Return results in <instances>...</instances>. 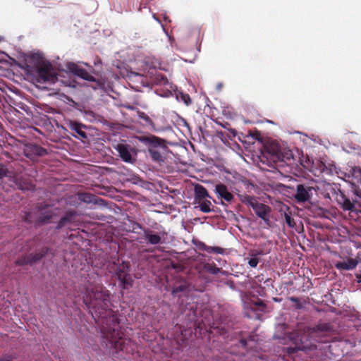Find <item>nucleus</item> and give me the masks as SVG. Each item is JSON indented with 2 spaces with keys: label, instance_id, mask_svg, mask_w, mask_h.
<instances>
[{
  "label": "nucleus",
  "instance_id": "nucleus-1",
  "mask_svg": "<svg viewBox=\"0 0 361 361\" xmlns=\"http://www.w3.org/2000/svg\"><path fill=\"white\" fill-rule=\"evenodd\" d=\"M83 302L94 319L101 325L103 336L117 351L129 352L131 341L123 338L118 329L119 322L111 309L110 292L103 286L86 289Z\"/></svg>",
  "mask_w": 361,
  "mask_h": 361
},
{
  "label": "nucleus",
  "instance_id": "nucleus-2",
  "mask_svg": "<svg viewBox=\"0 0 361 361\" xmlns=\"http://www.w3.org/2000/svg\"><path fill=\"white\" fill-rule=\"evenodd\" d=\"M37 216L34 217L30 212L25 213L23 221L27 224H34L36 226H42L52 222V219L57 215V208H53L46 203H39L36 206Z\"/></svg>",
  "mask_w": 361,
  "mask_h": 361
},
{
  "label": "nucleus",
  "instance_id": "nucleus-3",
  "mask_svg": "<svg viewBox=\"0 0 361 361\" xmlns=\"http://www.w3.org/2000/svg\"><path fill=\"white\" fill-rule=\"evenodd\" d=\"M137 140L147 147L148 152L153 161L158 164L164 161V158L160 150L154 151L152 148L160 147L161 149H166L167 146L166 145L165 140L154 135L138 136Z\"/></svg>",
  "mask_w": 361,
  "mask_h": 361
},
{
  "label": "nucleus",
  "instance_id": "nucleus-4",
  "mask_svg": "<svg viewBox=\"0 0 361 361\" xmlns=\"http://www.w3.org/2000/svg\"><path fill=\"white\" fill-rule=\"evenodd\" d=\"M68 68L70 70V71L74 75L80 77L83 80L92 82L93 85H92V87L93 89H100L104 86V82L102 80L96 79L89 72H87L85 69H84L79 65L74 63H71L68 64Z\"/></svg>",
  "mask_w": 361,
  "mask_h": 361
},
{
  "label": "nucleus",
  "instance_id": "nucleus-5",
  "mask_svg": "<svg viewBox=\"0 0 361 361\" xmlns=\"http://www.w3.org/2000/svg\"><path fill=\"white\" fill-rule=\"evenodd\" d=\"M333 331V326L329 323H319L309 329L310 334L316 337L321 343L329 342L331 340L329 336Z\"/></svg>",
  "mask_w": 361,
  "mask_h": 361
},
{
  "label": "nucleus",
  "instance_id": "nucleus-6",
  "mask_svg": "<svg viewBox=\"0 0 361 361\" xmlns=\"http://www.w3.org/2000/svg\"><path fill=\"white\" fill-rule=\"evenodd\" d=\"M37 81L39 82H54L55 75L53 74L51 65L49 62L41 60L36 65Z\"/></svg>",
  "mask_w": 361,
  "mask_h": 361
},
{
  "label": "nucleus",
  "instance_id": "nucleus-7",
  "mask_svg": "<svg viewBox=\"0 0 361 361\" xmlns=\"http://www.w3.org/2000/svg\"><path fill=\"white\" fill-rule=\"evenodd\" d=\"M336 200L338 204L344 210L354 212L356 210L357 203L355 202V195L350 197L344 191L338 190L336 192Z\"/></svg>",
  "mask_w": 361,
  "mask_h": 361
},
{
  "label": "nucleus",
  "instance_id": "nucleus-8",
  "mask_svg": "<svg viewBox=\"0 0 361 361\" xmlns=\"http://www.w3.org/2000/svg\"><path fill=\"white\" fill-rule=\"evenodd\" d=\"M49 248L46 247L42 248L38 252L24 255L16 259V264L18 266L32 264L42 259L49 252Z\"/></svg>",
  "mask_w": 361,
  "mask_h": 361
},
{
  "label": "nucleus",
  "instance_id": "nucleus-9",
  "mask_svg": "<svg viewBox=\"0 0 361 361\" xmlns=\"http://www.w3.org/2000/svg\"><path fill=\"white\" fill-rule=\"evenodd\" d=\"M314 188L305 184H298L296 187V193L294 195L298 202H305L311 199Z\"/></svg>",
  "mask_w": 361,
  "mask_h": 361
},
{
  "label": "nucleus",
  "instance_id": "nucleus-10",
  "mask_svg": "<svg viewBox=\"0 0 361 361\" xmlns=\"http://www.w3.org/2000/svg\"><path fill=\"white\" fill-rule=\"evenodd\" d=\"M25 155L33 159L37 157H42L47 154V149L38 145L29 144L24 149Z\"/></svg>",
  "mask_w": 361,
  "mask_h": 361
},
{
  "label": "nucleus",
  "instance_id": "nucleus-11",
  "mask_svg": "<svg viewBox=\"0 0 361 361\" xmlns=\"http://www.w3.org/2000/svg\"><path fill=\"white\" fill-rule=\"evenodd\" d=\"M252 209L255 211L256 215L263 219L266 223L269 222V214L271 209L269 206L257 202L252 207Z\"/></svg>",
  "mask_w": 361,
  "mask_h": 361
},
{
  "label": "nucleus",
  "instance_id": "nucleus-12",
  "mask_svg": "<svg viewBox=\"0 0 361 361\" xmlns=\"http://www.w3.org/2000/svg\"><path fill=\"white\" fill-rule=\"evenodd\" d=\"M361 259L360 257L357 258H348L347 261L337 262L335 263V267L340 271L345 270H353L360 262Z\"/></svg>",
  "mask_w": 361,
  "mask_h": 361
},
{
  "label": "nucleus",
  "instance_id": "nucleus-13",
  "mask_svg": "<svg viewBox=\"0 0 361 361\" xmlns=\"http://www.w3.org/2000/svg\"><path fill=\"white\" fill-rule=\"evenodd\" d=\"M215 192L219 198H221L228 202H231L233 200L234 196L230 192L227 187L222 183L216 185Z\"/></svg>",
  "mask_w": 361,
  "mask_h": 361
},
{
  "label": "nucleus",
  "instance_id": "nucleus-14",
  "mask_svg": "<svg viewBox=\"0 0 361 361\" xmlns=\"http://www.w3.org/2000/svg\"><path fill=\"white\" fill-rule=\"evenodd\" d=\"M68 127L72 131L77 134L74 135L75 137L80 140L87 139V135L85 130L87 128L86 126L75 121H71L68 124Z\"/></svg>",
  "mask_w": 361,
  "mask_h": 361
},
{
  "label": "nucleus",
  "instance_id": "nucleus-15",
  "mask_svg": "<svg viewBox=\"0 0 361 361\" xmlns=\"http://www.w3.org/2000/svg\"><path fill=\"white\" fill-rule=\"evenodd\" d=\"M76 215L77 212L73 210L67 211L65 215L58 221L56 229L60 230L65 226L74 222Z\"/></svg>",
  "mask_w": 361,
  "mask_h": 361
},
{
  "label": "nucleus",
  "instance_id": "nucleus-16",
  "mask_svg": "<svg viewBox=\"0 0 361 361\" xmlns=\"http://www.w3.org/2000/svg\"><path fill=\"white\" fill-rule=\"evenodd\" d=\"M116 149L118 152V154L121 159L127 163H132L133 158L130 151V147L128 145L118 144L116 147Z\"/></svg>",
  "mask_w": 361,
  "mask_h": 361
},
{
  "label": "nucleus",
  "instance_id": "nucleus-17",
  "mask_svg": "<svg viewBox=\"0 0 361 361\" xmlns=\"http://www.w3.org/2000/svg\"><path fill=\"white\" fill-rule=\"evenodd\" d=\"M207 198H212L208 193L207 189L202 185H196L195 186V201L200 202Z\"/></svg>",
  "mask_w": 361,
  "mask_h": 361
},
{
  "label": "nucleus",
  "instance_id": "nucleus-18",
  "mask_svg": "<svg viewBox=\"0 0 361 361\" xmlns=\"http://www.w3.org/2000/svg\"><path fill=\"white\" fill-rule=\"evenodd\" d=\"M145 239L152 245H157L161 243V238L159 235L153 233L149 229L144 231Z\"/></svg>",
  "mask_w": 361,
  "mask_h": 361
},
{
  "label": "nucleus",
  "instance_id": "nucleus-19",
  "mask_svg": "<svg viewBox=\"0 0 361 361\" xmlns=\"http://www.w3.org/2000/svg\"><path fill=\"white\" fill-rule=\"evenodd\" d=\"M118 279L121 282V285L123 289H128L133 284V280L129 273L126 275L120 274Z\"/></svg>",
  "mask_w": 361,
  "mask_h": 361
},
{
  "label": "nucleus",
  "instance_id": "nucleus-20",
  "mask_svg": "<svg viewBox=\"0 0 361 361\" xmlns=\"http://www.w3.org/2000/svg\"><path fill=\"white\" fill-rule=\"evenodd\" d=\"M249 255L251 256V258L248 259L247 263L250 265V267L255 268L259 262L260 259L259 256L262 255V252L257 250H250L249 252Z\"/></svg>",
  "mask_w": 361,
  "mask_h": 361
},
{
  "label": "nucleus",
  "instance_id": "nucleus-21",
  "mask_svg": "<svg viewBox=\"0 0 361 361\" xmlns=\"http://www.w3.org/2000/svg\"><path fill=\"white\" fill-rule=\"evenodd\" d=\"M238 197L242 203L247 204L252 208L254 204L257 202L255 197L250 196L247 194H239Z\"/></svg>",
  "mask_w": 361,
  "mask_h": 361
},
{
  "label": "nucleus",
  "instance_id": "nucleus-22",
  "mask_svg": "<svg viewBox=\"0 0 361 361\" xmlns=\"http://www.w3.org/2000/svg\"><path fill=\"white\" fill-rule=\"evenodd\" d=\"M200 248L208 253L223 254L224 251V249L220 247L208 246L203 243L200 244Z\"/></svg>",
  "mask_w": 361,
  "mask_h": 361
},
{
  "label": "nucleus",
  "instance_id": "nucleus-23",
  "mask_svg": "<svg viewBox=\"0 0 361 361\" xmlns=\"http://www.w3.org/2000/svg\"><path fill=\"white\" fill-rule=\"evenodd\" d=\"M196 203L198 204V207L200 208L201 212L204 213H209L210 212H212V203L209 200L205 199L200 202H196Z\"/></svg>",
  "mask_w": 361,
  "mask_h": 361
},
{
  "label": "nucleus",
  "instance_id": "nucleus-24",
  "mask_svg": "<svg viewBox=\"0 0 361 361\" xmlns=\"http://www.w3.org/2000/svg\"><path fill=\"white\" fill-rule=\"evenodd\" d=\"M129 271V263L123 262L121 264H120L118 267L116 269V274L117 276V278H118V276L121 274L126 275L128 274Z\"/></svg>",
  "mask_w": 361,
  "mask_h": 361
},
{
  "label": "nucleus",
  "instance_id": "nucleus-25",
  "mask_svg": "<svg viewBox=\"0 0 361 361\" xmlns=\"http://www.w3.org/2000/svg\"><path fill=\"white\" fill-rule=\"evenodd\" d=\"M153 82L159 85H165L169 82L166 76L162 73H157L154 77Z\"/></svg>",
  "mask_w": 361,
  "mask_h": 361
},
{
  "label": "nucleus",
  "instance_id": "nucleus-26",
  "mask_svg": "<svg viewBox=\"0 0 361 361\" xmlns=\"http://www.w3.org/2000/svg\"><path fill=\"white\" fill-rule=\"evenodd\" d=\"M137 115L140 118L144 120L147 124L151 126L152 128H154V122L145 112L138 111Z\"/></svg>",
  "mask_w": 361,
  "mask_h": 361
},
{
  "label": "nucleus",
  "instance_id": "nucleus-27",
  "mask_svg": "<svg viewBox=\"0 0 361 361\" xmlns=\"http://www.w3.org/2000/svg\"><path fill=\"white\" fill-rule=\"evenodd\" d=\"M11 176V172L8 168L3 164H0V180Z\"/></svg>",
  "mask_w": 361,
  "mask_h": 361
},
{
  "label": "nucleus",
  "instance_id": "nucleus-28",
  "mask_svg": "<svg viewBox=\"0 0 361 361\" xmlns=\"http://www.w3.org/2000/svg\"><path fill=\"white\" fill-rule=\"evenodd\" d=\"M284 219H285L286 223L290 228H293L295 226V221L292 218L290 213L285 212L284 213Z\"/></svg>",
  "mask_w": 361,
  "mask_h": 361
},
{
  "label": "nucleus",
  "instance_id": "nucleus-29",
  "mask_svg": "<svg viewBox=\"0 0 361 361\" xmlns=\"http://www.w3.org/2000/svg\"><path fill=\"white\" fill-rule=\"evenodd\" d=\"M206 269L208 271L209 273L212 274H217L221 271V269L217 267L216 264H207L205 266Z\"/></svg>",
  "mask_w": 361,
  "mask_h": 361
},
{
  "label": "nucleus",
  "instance_id": "nucleus-30",
  "mask_svg": "<svg viewBox=\"0 0 361 361\" xmlns=\"http://www.w3.org/2000/svg\"><path fill=\"white\" fill-rule=\"evenodd\" d=\"M288 300L293 302H295L294 307L296 310H301L303 307V305L300 302L299 298L294 296H291L288 298Z\"/></svg>",
  "mask_w": 361,
  "mask_h": 361
},
{
  "label": "nucleus",
  "instance_id": "nucleus-31",
  "mask_svg": "<svg viewBox=\"0 0 361 361\" xmlns=\"http://www.w3.org/2000/svg\"><path fill=\"white\" fill-rule=\"evenodd\" d=\"M186 289H187V286L185 284H181V285H179V286L173 288L171 293L173 295H176L178 293L183 292V291L186 290Z\"/></svg>",
  "mask_w": 361,
  "mask_h": 361
},
{
  "label": "nucleus",
  "instance_id": "nucleus-32",
  "mask_svg": "<svg viewBox=\"0 0 361 361\" xmlns=\"http://www.w3.org/2000/svg\"><path fill=\"white\" fill-rule=\"evenodd\" d=\"M253 305H255V307H253V309H259L263 312L265 311V308L267 307V305L262 300L259 299L257 301H256Z\"/></svg>",
  "mask_w": 361,
  "mask_h": 361
},
{
  "label": "nucleus",
  "instance_id": "nucleus-33",
  "mask_svg": "<svg viewBox=\"0 0 361 361\" xmlns=\"http://www.w3.org/2000/svg\"><path fill=\"white\" fill-rule=\"evenodd\" d=\"M178 98H180L187 106L191 104V99L188 94L180 93Z\"/></svg>",
  "mask_w": 361,
  "mask_h": 361
},
{
  "label": "nucleus",
  "instance_id": "nucleus-34",
  "mask_svg": "<svg viewBox=\"0 0 361 361\" xmlns=\"http://www.w3.org/2000/svg\"><path fill=\"white\" fill-rule=\"evenodd\" d=\"M353 194L355 195V202L357 207L361 209V190H355Z\"/></svg>",
  "mask_w": 361,
  "mask_h": 361
},
{
  "label": "nucleus",
  "instance_id": "nucleus-35",
  "mask_svg": "<svg viewBox=\"0 0 361 361\" xmlns=\"http://www.w3.org/2000/svg\"><path fill=\"white\" fill-rule=\"evenodd\" d=\"M268 152L272 155L274 159L280 158V153L277 147H273L271 149H268Z\"/></svg>",
  "mask_w": 361,
  "mask_h": 361
},
{
  "label": "nucleus",
  "instance_id": "nucleus-36",
  "mask_svg": "<svg viewBox=\"0 0 361 361\" xmlns=\"http://www.w3.org/2000/svg\"><path fill=\"white\" fill-rule=\"evenodd\" d=\"M239 343H240V345L243 347V348H245L246 345H247V341L246 339L245 338H241L240 341H239Z\"/></svg>",
  "mask_w": 361,
  "mask_h": 361
},
{
  "label": "nucleus",
  "instance_id": "nucleus-37",
  "mask_svg": "<svg viewBox=\"0 0 361 361\" xmlns=\"http://www.w3.org/2000/svg\"><path fill=\"white\" fill-rule=\"evenodd\" d=\"M34 188V185L32 184H30L26 188H22L23 190H32Z\"/></svg>",
  "mask_w": 361,
  "mask_h": 361
},
{
  "label": "nucleus",
  "instance_id": "nucleus-38",
  "mask_svg": "<svg viewBox=\"0 0 361 361\" xmlns=\"http://www.w3.org/2000/svg\"><path fill=\"white\" fill-rule=\"evenodd\" d=\"M356 278L357 279V282L361 283V274H356Z\"/></svg>",
  "mask_w": 361,
  "mask_h": 361
},
{
  "label": "nucleus",
  "instance_id": "nucleus-39",
  "mask_svg": "<svg viewBox=\"0 0 361 361\" xmlns=\"http://www.w3.org/2000/svg\"><path fill=\"white\" fill-rule=\"evenodd\" d=\"M160 149V147H154V148H152V149H154V151L159 150Z\"/></svg>",
  "mask_w": 361,
  "mask_h": 361
}]
</instances>
